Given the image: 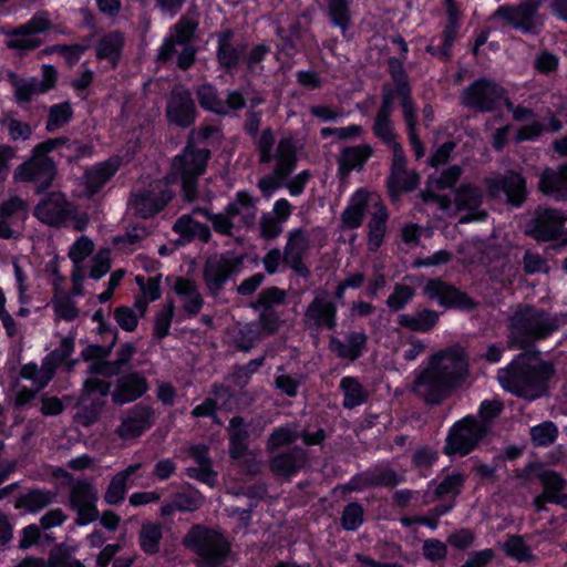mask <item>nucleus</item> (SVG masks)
<instances>
[{
	"label": "nucleus",
	"instance_id": "nucleus-1",
	"mask_svg": "<svg viewBox=\"0 0 567 567\" xmlns=\"http://www.w3.org/2000/svg\"><path fill=\"white\" fill-rule=\"evenodd\" d=\"M470 373L468 357L454 344L433 353L414 378L411 391L426 405H440L458 389Z\"/></svg>",
	"mask_w": 567,
	"mask_h": 567
},
{
	"label": "nucleus",
	"instance_id": "nucleus-2",
	"mask_svg": "<svg viewBox=\"0 0 567 567\" xmlns=\"http://www.w3.org/2000/svg\"><path fill=\"white\" fill-rule=\"evenodd\" d=\"M470 373L468 357L454 344L433 353L414 378L411 391L426 405H440L458 389Z\"/></svg>",
	"mask_w": 567,
	"mask_h": 567
},
{
	"label": "nucleus",
	"instance_id": "nucleus-3",
	"mask_svg": "<svg viewBox=\"0 0 567 567\" xmlns=\"http://www.w3.org/2000/svg\"><path fill=\"white\" fill-rule=\"evenodd\" d=\"M553 373L550 363L542 361L537 353L525 352L501 369L497 380L505 391L532 401L543 394Z\"/></svg>",
	"mask_w": 567,
	"mask_h": 567
},
{
	"label": "nucleus",
	"instance_id": "nucleus-4",
	"mask_svg": "<svg viewBox=\"0 0 567 567\" xmlns=\"http://www.w3.org/2000/svg\"><path fill=\"white\" fill-rule=\"evenodd\" d=\"M199 13L188 10L173 25L169 37L161 45L156 61L162 64L171 62L176 56L178 69L186 71L196 61L197 48L193 44L197 39Z\"/></svg>",
	"mask_w": 567,
	"mask_h": 567
},
{
	"label": "nucleus",
	"instance_id": "nucleus-5",
	"mask_svg": "<svg viewBox=\"0 0 567 567\" xmlns=\"http://www.w3.org/2000/svg\"><path fill=\"white\" fill-rule=\"evenodd\" d=\"M257 202L247 192H238L235 198L221 213H213L205 207H195L193 215H203L212 223L213 229L223 236L234 237L235 233L243 229H252L257 220Z\"/></svg>",
	"mask_w": 567,
	"mask_h": 567
},
{
	"label": "nucleus",
	"instance_id": "nucleus-6",
	"mask_svg": "<svg viewBox=\"0 0 567 567\" xmlns=\"http://www.w3.org/2000/svg\"><path fill=\"white\" fill-rule=\"evenodd\" d=\"M559 327L555 316L529 305H520L509 318V342L524 348L535 340L545 339Z\"/></svg>",
	"mask_w": 567,
	"mask_h": 567
},
{
	"label": "nucleus",
	"instance_id": "nucleus-7",
	"mask_svg": "<svg viewBox=\"0 0 567 567\" xmlns=\"http://www.w3.org/2000/svg\"><path fill=\"white\" fill-rule=\"evenodd\" d=\"M66 143L63 137L49 138L38 144L32 151V156L19 165L14 172V179L24 183H33L37 193L45 192L56 176L54 161L48 153L56 150L61 144Z\"/></svg>",
	"mask_w": 567,
	"mask_h": 567
},
{
	"label": "nucleus",
	"instance_id": "nucleus-8",
	"mask_svg": "<svg viewBox=\"0 0 567 567\" xmlns=\"http://www.w3.org/2000/svg\"><path fill=\"white\" fill-rule=\"evenodd\" d=\"M183 544L197 555V567H220L230 553V544L220 533L200 525L188 530Z\"/></svg>",
	"mask_w": 567,
	"mask_h": 567
},
{
	"label": "nucleus",
	"instance_id": "nucleus-9",
	"mask_svg": "<svg viewBox=\"0 0 567 567\" xmlns=\"http://www.w3.org/2000/svg\"><path fill=\"white\" fill-rule=\"evenodd\" d=\"M210 155L208 148H197L192 141H188L182 154L174 157L172 174L181 179L186 202L197 199V181L205 173Z\"/></svg>",
	"mask_w": 567,
	"mask_h": 567
},
{
	"label": "nucleus",
	"instance_id": "nucleus-10",
	"mask_svg": "<svg viewBox=\"0 0 567 567\" xmlns=\"http://www.w3.org/2000/svg\"><path fill=\"white\" fill-rule=\"evenodd\" d=\"M168 177L155 179L146 188L133 193L128 200V208L143 219L152 218L162 212L174 198Z\"/></svg>",
	"mask_w": 567,
	"mask_h": 567
},
{
	"label": "nucleus",
	"instance_id": "nucleus-11",
	"mask_svg": "<svg viewBox=\"0 0 567 567\" xmlns=\"http://www.w3.org/2000/svg\"><path fill=\"white\" fill-rule=\"evenodd\" d=\"M487 195L493 198L505 196V203L514 208L522 207L528 196L526 178L517 171L507 169L484 179Z\"/></svg>",
	"mask_w": 567,
	"mask_h": 567
},
{
	"label": "nucleus",
	"instance_id": "nucleus-12",
	"mask_svg": "<svg viewBox=\"0 0 567 567\" xmlns=\"http://www.w3.org/2000/svg\"><path fill=\"white\" fill-rule=\"evenodd\" d=\"M506 97V90L495 81L481 78L465 87L460 96L461 104L476 112L495 111Z\"/></svg>",
	"mask_w": 567,
	"mask_h": 567
},
{
	"label": "nucleus",
	"instance_id": "nucleus-13",
	"mask_svg": "<svg viewBox=\"0 0 567 567\" xmlns=\"http://www.w3.org/2000/svg\"><path fill=\"white\" fill-rule=\"evenodd\" d=\"M487 435L484 427L478 425L475 416L468 415L456 422L450 430L444 453L446 455L465 456L477 447Z\"/></svg>",
	"mask_w": 567,
	"mask_h": 567
},
{
	"label": "nucleus",
	"instance_id": "nucleus-14",
	"mask_svg": "<svg viewBox=\"0 0 567 567\" xmlns=\"http://www.w3.org/2000/svg\"><path fill=\"white\" fill-rule=\"evenodd\" d=\"M567 221L565 212L538 206L527 221L525 234L538 243L556 241Z\"/></svg>",
	"mask_w": 567,
	"mask_h": 567
},
{
	"label": "nucleus",
	"instance_id": "nucleus-15",
	"mask_svg": "<svg viewBox=\"0 0 567 567\" xmlns=\"http://www.w3.org/2000/svg\"><path fill=\"white\" fill-rule=\"evenodd\" d=\"M244 266V256L225 252L207 258L203 268V279L208 292L217 297L226 281L238 274Z\"/></svg>",
	"mask_w": 567,
	"mask_h": 567
},
{
	"label": "nucleus",
	"instance_id": "nucleus-16",
	"mask_svg": "<svg viewBox=\"0 0 567 567\" xmlns=\"http://www.w3.org/2000/svg\"><path fill=\"white\" fill-rule=\"evenodd\" d=\"M302 324L306 330H334L337 327V305L324 290L316 292L305 310Z\"/></svg>",
	"mask_w": 567,
	"mask_h": 567
},
{
	"label": "nucleus",
	"instance_id": "nucleus-17",
	"mask_svg": "<svg viewBox=\"0 0 567 567\" xmlns=\"http://www.w3.org/2000/svg\"><path fill=\"white\" fill-rule=\"evenodd\" d=\"M423 293L444 308L472 311L478 307V302L466 292L441 279H429L423 287Z\"/></svg>",
	"mask_w": 567,
	"mask_h": 567
},
{
	"label": "nucleus",
	"instance_id": "nucleus-18",
	"mask_svg": "<svg viewBox=\"0 0 567 567\" xmlns=\"http://www.w3.org/2000/svg\"><path fill=\"white\" fill-rule=\"evenodd\" d=\"M51 27L52 23L48 13L45 11H38L27 23L6 33L7 37L11 38L7 42V47L20 52L32 51L42 44V41L33 35L48 31Z\"/></svg>",
	"mask_w": 567,
	"mask_h": 567
},
{
	"label": "nucleus",
	"instance_id": "nucleus-19",
	"mask_svg": "<svg viewBox=\"0 0 567 567\" xmlns=\"http://www.w3.org/2000/svg\"><path fill=\"white\" fill-rule=\"evenodd\" d=\"M97 491L85 480L73 482L70 486L69 506L76 513V525H86L99 519L96 508Z\"/></svg>",
	"mask_w": 567,
	"mask_h": 567
},
{
	"label": "nucleus",
	"instance_id": "nucleus-20",
	"mask_svg": "<svg viewBox=\"0 0 567 567\" xmlns=\"http://www.w3.org/2000/svg\"><path fill=\"white\" fill-rule=\"evenodd\" d=\"M275 158L277 165L274 175H268L259 179L258 187L265 197H269L280 187V181L285 179L295 168L297 155L291 138H281L278 143Z\"/></svg>",
	"mask_w": 567,
	"mask_h": 567
},
{
	"label": "nucleus",
	"instance_id": "nucleus-21",
	"mask_svg": "<svg viewBox=\"0 0 567 567\" xmlns=\"http://www.w3.org/2000/svg\"><path fill=\"white\" fill-rule=\"evenodd\" d=\"M171 124L189 127L196 118L197 110L192 92L184 85H175L168 94L165 110Z\"/></svg>",
	"mask_w": 567,
	"mask_h": 567
},
{
	"label": "nucleus",
	"instance_id": "nucleus-22",
	"mask_svg": "<svg viewBox=\"0 0 567 567\" xmlns=\"http://www.w3.org/2000/svg\"><path fill=\"white\" fill-rule=\"evenodd\" d=\"M155 422L156 411L154 408L145 403H137L124 413L115 432L122 440H132L153 427Z\"/></svg>",
	"mask_w": 567,
	"mask_h": 567
},
{
	"label": "nucleus",
	"instance_id": "nucleus-23",
	"mask_svg": "<svg viewBox=\"0 0 567 567\" xmlns=\"http://www.w3.org/2000/svg\"><path fill=\"white\" fill-rule=\"evenodd\" d=\"M310 249V239L303 229H293L288 233L284 247V264L297 276L308 279L311 276L309 267L305 264Z\"/></svg>",
	"mask_w": 567,
	"mask_h": 567
},
{
	"label": "nucleus",
	"instance_id": "nucleus-24",
	"mask_svg": "<svg viewBox=\"0 0 567 567\" xmlns=\"http://www.w3.org/2000/svg\"><path fill=\"white\" fill-rule=\"evenodd\" d=\"M72 204L60 192L48 194L34 208V216L51 227L62 226L72 216Z\"/></svg>",
	"mask_w": 567,
	"mask_h": 567
},
{
	"label": "nucleus",
	"instance_id": "nucleus-25",
	"mask_svg": "<svg viewBox=\"0 0 567 567\" xmlns=\"http://www.w3.org/2000/svg\"><path fill=\"white\" fill-rule=\"evenodd\" d=\"M404 481V476L386 467H375L354 475L350 482L343 486L344 491H361L368 487H394Z\"/></svg>",
	"mask_w": 567,
	"mask_h": 567
},
{
	"label": "nucleus",
	"instance_id": "nucleus-26",
	"mask_svg": "<svg viewBox=\"0 0 567 567\" xmlns=\"http://www.w3.org/2000/svg\"><path fill=\"white\" fill-rule=\"evenodd\" d=\"M148 390L147 380L140 372H131L120 377L111 393L115 405H124L142 398Z\"/></svg>",
	"mask_w": 567,
	"mask_h": 567
},
{
	"label": "nucleus",
	"instance_id": "nucleus-27",
	"mask_svg": "<svg viewBox=\"0 0 567 567\" xmlns=\"http://www.w3.org/2000/svg\"><path fill=\"white\" fill-rule=\"evenodd\" d=\"M308 462V452L296 445L270 458L269 468L277 476L291 477L305 468Z\"/></svg>",
	"mask_w": 567,
	"mask_h": 567
},
{
	"label": "nucleus",
	"instance_id": "nucleus-28",
	"mask_svg": "<svg viewBox=\"0 0 567 567\" xmlns=\"http://www.w3.org/2000/svg\"><path fill=\"white\" fill-rule=\"evenodd\" d=\"M538 190L560 202H567V164L546 167L539 175Z\"/></svg>",
	"mask_w": 567,
	"mask_h": 567
},
{
	"label": "nucleus",
	"instance_id": "nucleus-29",
	"mask_svg": "<svg viewBox=\"0 0 567 567\" xmlns=\"http://www.w3.org/2000/svg\"><path fill=\"white\" fill-rule=\"evenodd\" d=\"M379 196L364 189H359L351 197L348 207L340 216L341 227L355 229L362 225L368 207L375 205Z\"/></svg>",
	"mask_w": 567,
	"mask_h": 567
},
{
	"label": "nucleus",
	"instance_id": "nucleus-30",
	"mask_svg": "<svg viewBox=\"0 0 567 567\" xmlns=\"http://www.w3.org/2000/svg\"><path fill=\"white\" fill-rule=\"evenodd\" d=\"M121 164V157L112 156L105 162L99 163L89 168L83 176L86 194L90 197L97 194L115 175Z\"/></svg>",
	"mask_w": 567,
	"mask_h": 567
},
{
	"label": "nucleus",
	"instance_id": "nucleus-31",
	"mask_svg": "<svg viewBox=\"0 0 567 567\" xmlns=\"http://www.w3.org/2000/svg\"><path fill=\"white\" fill-rule=\"evenodd\" d=\"M529 468L539 470L537 477L543 484L544 489L542 494L544 495L545 501L567 508V493L561 494L567 485V481L564 476L555 471L543 470L539 465H530Z\"/></svg>",
	"mask_w": 567,
	"mask_h": 567
},
{
	"label": "nucleus",
	"instance_id": "nucleus-32",
	"mask_svg": "<svg viewBox=\"0 0 567 567\" xmlns=\"http://www.w3.org/2000/svg\"><path fill=\"white\" fill-rule=\"evenodd\" d=\"M373 148L369 144L347 146L338 155V173L346 179L353 169H362L365 162L372 156Z\"/></svg>",
	"mask_w": 567,
	"mask_h": 567
},
{
	"label": "nucleus",
	"instance_id": "nucleus-33",
	"mask_svg": "<svg viewBox=\"0 0 567 567\" xmlns=\"http://www.w3.org/2000/svg\"><path fill=\"white\" fill-rule=\"evenodd\" d=\"M346 339L347 342H343L336 337H331L329 348L338 358L355 361L362 355L368 337L364 332L351 331Z\"/></svg>",
	"mask_w": 567,
	"mask_h": 567
},
{
	"label": "nucleus",
	"instance_id": "nucleus-34",
	"mask_svg": "<svg viewBox=\"0 0 567 567\" xmlns=\"http://www.w3.org/2000/svg\"><path fill=\"white\" fill-rule=\"evenodd\" d=\"M439 319L437 311L419 307L413 313H400L396 322L410 331L426 333L436 327Z\"/></svg>",
	"mask_w": 567,
	"mask_h": 567
},
{
	"label": "nucleus",
	"instance_id": "nucleus-35",
	"mask_svg": "<svg viewBox=\"0 0 567 567\" xmlns=\"http://www.w3.org/2000/svg\"><path fill=\"white\" fill-rule=\"evenodd\" d=\"M229 447L228 453L230 458L238 460L243 457L249 446L250 433L248 425L245 423L244 417L236 415L229 421L227 427Z\"/></svg>",
	"mask_w": 567,
	"mask_h": 567
},
{
	"label": "nucleus",
	"instance_id": "nucleus-36",
	"mask_svg": "<svg viewBox=\"0 0 567 567\" xmlns=\"http://www.w3.org/2000/svg\"><path fill=\"white\" fill-rule=\"evenodd\" d=\"M233 38L234 31L231 29L221 31L217 38V60L220 66L227 70L235 69L238 65L246 49L245 45L235 47L231 43Z\"/></svg>",
	"mask_w": 567,
	"mask_h": 567
},
{
	"label": "nucleus",
	"instance_id": "nucleus-37",
	"mask_svg": "<svg viewBox=\"0 0 567 567\" xmlns=\"http://www.w3.org/2000/svg\"><path fill=\"white\" fill-rule=\"evenodd\" d=\"M173 230L186 243L198 239L207 244L212 239V230L208 225L198 223L193 218V215L178 217L174 223Z\"/></svg>",
	"mask_w": 567,
	"mask_h": 567
},
{
	"label": "nucleus",
	"instance_id": "nucleus-38",
	"mask_svg": "<svg viewBox=\"0 0 567 567\" xmlns=\"http://www.w3.org/2000/svg\"><path fill=\"white\" fill-rule=\"evenodd\" d=\"M173 290L183 299V309L188 315L199 313L204 301L194 281L177 277Z\"/></svg>",
	"mask_w": 567,
	"mask_h": 567
},
{
	"label": "nucleus",
	"instance_id": "nucleus-39",
	"mask_svg": "<svg viewBox=\"0 0 567 567\" xmlns=\"http://www.w3.org/2000/svg\"><path fill=\"white\" fill-rule=\"evenodd\" d=\"M141 467V463H134L117 472L110 481V484L104 494V501L110 505H117L121 503L125 497L126 484L130 477Z\"/></svg>",
	"mask_w": 567,
	"mask_h": 567
},
{
	"label": "nucleus",
	"instance_id": "nucleus-40",
	"mask_svg": "<svg viewBox=\"0 0 567 567\" xmlns=\"http://www.w3.org/2000/svg\"><path fill=\"white\" fill-rule=\"evenodd\" d=\"M375 210L372 213L371 218L368 223V247L370 251H375L382 244L385 230L388 212L384 205L381 204L380 198L375 200Z\"/></svg>",
	"mask_w": 567,
	"mask_h": 567
},
{
	"label": "nucleus",
	"instance_id": "nucleus-41",
	"mask_svg": "<svg viewBox=\"0 0 567 567\" xmlns=\"http://www.w3.org/2000/svg\"><path fill=\"white\" fill-rule=\"evenodd\" d=\"M124 47V35L120 31H112L103 35L96 44V56L100 60H107L115 68L121 58Z\"/></svg>",
	"mask_w": 567,
	"mask_h": 567
},
{
	"label": "nucleus",
	"instance_id": "nucleus-42",
	"mask_svg": "<svg viewBox=\"0 0 567 567\" xmlns=\"http://www.w3.org/2000/svg\"><path fill=\"white\" fill-rule=\"evenodd\" d=\"M340 389L343 392L342 405L352 410L364 404L369 399V391L354 377H344L340 381Z\"/></svg>",
	"mask_w": 567,
	"mask_h": 567
},
{
	"label": "nucleus",
	"instance_id": "nucleus-43",
	"mask_svg": "<svg viewBox=\"0 0 567 567\" xmlns=\"http://www.w3.org/2000/svg\"><path fill=\"white\" fill-rule=\"evenodd\" d=\"M73 349V337H65L61 340L60 347L44 358L42 362L44 364L43 383H49L52 380L55 369L71 355Z\"/></svg>",
	"mask_w": 567,
	"mask_h": 567
},
{
	"label": "nucleus",
	"instance_id": "nucleus-44",
	"mask_svg": "<svg viewBox=\"0 0 567 567\" xmlns=\"http://www.w3.org/2000/svg\"><path fill=\"white\" fill-rule=\"evenodd\" d=\"M55 498L56 493L52 491L32 489L17 499L16 507L37 513L51 505Z\"/></svg>",
	"mask_w": 567,
	"mask_h": 567
},
{
	"label": "nucleus",
	"instance_id": "nucleus-45",
	"mask_svg": "<svg viewBox=\"0 0 567 567\" xmlns=\"http://www.w3.org/2000/svg\"><path fill=\"white\" fill-rule=\"evenodd\" d=\"M542 4V0H522L517 6H513L514 14L518 20L520 31L532 33L536 29V16Z\"/></svg>",
	"mask_w": 567,
	"mask_h": 567
},
{
	"label": "nucleus",
	"instance_id": "nucleus-46",
	"mask_svg": "<svg viewBox=\"0 0 567 567\" xmlns=\"http://www.w3.org/2000/svg\"><path fill=\"white\" fill-rule=\"evenodd\" d=\"M104 405L105 401L102 398H90L89 401L82 402L81 396L74 421L85 427L91 426L100 419Z\"/></svg>",
	"mask_w": 567,
	"mask_h": 567
},
{
	"label": "nucleus",
	"instance_id": "nucleus-47",
	"mask_svg": "<svg viewBox=\"0 0 567 567\" xmlns=\"http://www.w3.org/2000/svg\"><path fill=\"white\" fill-rule=\"evenodd\" d=\"M163 537L162 526L156 523L145 522L142 524L138 534L140 546L148 555L159 551V544Z\"/></svg>",
	"mask_w": 567,
	"mask_h": 567
},
{
	"label": "nucleus",
	"instance_id": "nucleus-48",
	"mask_svg": "<svg viewBox=\"0 0 567 567\" xmlns=\"http://www.w3.org/2000/svg\"><path fill=\"white\" fill-rule=\"evenodd\" d=\"M198 103L202 109L225 116V107L216 87L205 83L195 89Z\"/></svg>",
	"mask_w": 567,
	"mask_h": 567
},
{
	"label": "nucleus",
	"instance_id": "nucleus-49",
	"mask_svg": "<svg viewBox=\"0 0 567 567\" xmlns=\"http://www.w3.org/2000/svg\"><path fill=\"white\" fill-rule=\"evenodd\" d=\"M299 436V424L296 422L277 427L267 440V450L272 452L281 446L292 444Z\"/></svg>",
	"mask_w": 567,
	"mask_h": 567
},
{
	"label": "nucleus",
	"instance_id": "nucleus-50",
	"mask_svg": "<svg viewBox=\"0 0 567 567\" xmlns=\"http://www.w3.org/2000/svg\"><path fill=\"white\" fill-rule=\"evenodd\" d=\"M483 199V194L478 187L470 184L461 185L455 192L454 203L457 209H477Z\"/></svg>",
	"mask_w": 567,
	"mask_h": 567
},
{
	"label": "nucleus",
	"instance_id": "nucleus-51",
	"mask_svg": "<svg viewBox=\"0 0 567 567\" xmlns=\"http://www.w3.org/2000/svg\"><path fill=\"white\" fill-rule=\"evenodd\" d=\"M351 0H328V14L332 23L339 27L343 33L351 25Z\"/></svg>",
	"mask_w": 567,
	"mask_h": 567
},
{
	"label": "nucleus",
	"instance_id": "nucleus-52",
	"mask_svg": "<svg viewBox=\"0 0 567 567\" xmlns=\"http://www.w3.org/2000/svg\"><path fill=\"white\" fill-rule=\"evenodd\" d=\"M457 35V22L450 19L443 31V41L435 45L433 42L426 47V51L433 55H437L443 60L450 59V51Z\"/></svg>",
	"mask_w": 567,
	"mask_h": 567
},
{
	"label": "nucleus",
	"instance_id": "nucleus-53",
	"mask_svg": "<svg viewBox=\"0 0 567 567\" xmlns=\"http://www.w3.org/2000/svg\"><path fill=\"white\" fill-rule=\"evenodd\" d=\"M504 403L501 400H485L481 403L478 410V425L484 427L488 434L492 429L493 422L502 414Z\"/></svg>",
	"mask_w": 567,
	"mask_h": 567
},
{
	"label": "nucleus",
	"instance_id": "nucleus-54",
	"mask_svg": "<svg viewBox=\"0 0 567 567\" xmlns=\"http://www.w3.org/2000/svg\"><path fill=\"white\" fill-rule=\"evenodd\" d=\"M73 111L69 102L52 105L49 110L45 128L54 132L64 126L72 118Z\"/></svg>",
	"mask_w": 567,
	"mask_h": 567
},
{
	"label": "nucleus",
	"instance_id": "nucleus-55",
	"mask_svg": "<svg viewBox=\"0 0 567 567\" xmlns=\"http://www.w3.org/2000/svg\"><path fill=\"white\" fill-rule=\"evenodd\" d=\"M415 289L408 285L395 284L393 292L385 300L386 307L392 312H398L405 308V306L414 298Z\"/></svg>",
	"mask_w": 567,
	"mask_h": 567
},
{
	"label": "nucleus",
	"instance_id": "nucleus-56",
	"mask_svg": "<svg viewBox=\"0 0 567 567\" xmlns=\"http://www.w3.org/2000/svg\"><path fill=\"white\" fill-rule=\"evenodd\" d=\"M259 323L255 321L248 322L243 326L236 337L237 348L243 351L250 350L257 342L265 338V334L258 327Z\"/></svg>",
	"mask_w": 567,
	"mask_h": 567
},
{
	"label": "nucleus",
	"instance_id": "nucleus-57",
	"mask_svg": "<svg viewBox=\"0 0 567 567\" xmlns=\"http://www.w3.org/2000/svg\"><path fill=\"white\" fill-rule=\"evenodd\" d=\"M558 436V429L551 421H545L530 429V439L535 446H548Z\"/></svg>",
	"mask_w": 567,
	"mask_h": 567
},
{
	"label": "nucleus",
	"instance_id": "nucleus-58",
	"mask_svg": "<svg viewBox=\"0 0 567 567\" xmlns=\"http://www.w3.org/2000/svg\"><path fill=\"white\" fill-rule=\"evenodd\" d=\"M505 554L518 561H529L533 559V554L529 547L525 544L523 537L513 535L503 544Z\"/></svg>",
	"mask_w": 567,
	"mask_h": 567
},
{
	"label": "nucleus",
	"instance_id": "nucleus-59",
	"mask_svg": "<svg viewBox=\"0 0 567 567\" xmlns=\"http://www.w3.org/2000/svg\"><path fill=\"white\" fill-rule=\"evenodd\" d=\"M0 124L6 126L8 134L12 141L28 140L32 134L31 126L22 121L17 120L11 113L3 115L0 118Z\"/></svg>",
	"mask_w": 567,
	"mask_h": 567
},
{
	"label": "nucleus",
	"instance_id": "nucleus-60",
	"mask_svg": "<svg viewBox=\"0 0 567 567\" xmlns=\"http://www.w3.org/2000/svg\"><path fill=\"white\" fill-rule=\"evenodd\" d=\"M287 292L278 287L264 289L256 301L251 302V308L272 309L275 305H281L286 301Z\"/></svg>",
	"mask_w": 567,
	"mask_h": 567
},
{
	"label": "nucleus",
	"instance_id": "nucleus-61",
	"mask_svg": "<svg viewBox=\"0 0 567 567\" xmlns=\"http://www.w3.org/2000/svg\"><path fill=\"white\" fill-rule=\"evenodd\" d=\"M393 151V158L391 165L390 184L394 187L399 183L400 177L405 176V155L400 143L394 142L390 145Z\"/></svg>",
	"mask_w": 567,
	"mask_h": 567
},
{
	"label": "nucleus",
	"instance_id": "nucleus-62",
	"mask_svg": "<svg viewBox=\"0 0 567 567\" xmlns=\"http://www.w3.org/2000/svg\"><path fill=\"white\" fill-rule=\"evenodd\" d=\"M363 522V507L353 502L348 504L341 515V526L346 530H355Z\"/></svg>",
	"mask_w": 567,
	"mask_h": 567
},
{
	"label": "nucleus",
	"instance_id": "nucleus-63",
	"mask_svg": "<svg viewBox=\"0 0 567 567\" xmlns=\"http://www.w3.org/2000/svg\"><path fill=\"white\" fill-rule=\"evenodd\" d=\"M14 95L19 103H28L34 95L42 94L43 92L38 86V79L31 80H16L13 82Z\"/></svg>",
	"mask_w": 567,
	"mask_h": 567
},
{
	"label": "nucleus",
	"instance_id": "nucleus-64",
	"mask_svg": "<svg viewBox=\"0 0 567 567\" xmlns=\"http://www.w3.org/2000/svg\"><path fill=\"white\" fill-rule=\"evenodd\" d=\"M65 545L56 546L50 551L48 567H85L81 561L72 558Z\"/></svg>",
	"mask_w": 567,
	"mask_h": 567
}]
</instances>
